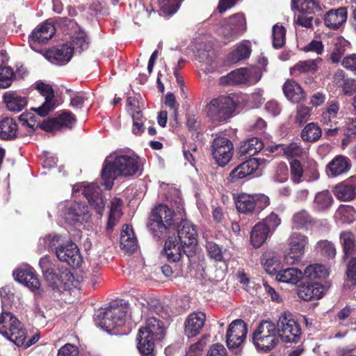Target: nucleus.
Masks as SVG:
<instances>
[{
    "label": "nucleus",
    "instance_id": "obj_1",
    "mask_svg": "<svg viewBox=\"0 0 356 356\" xmlns=\"http://www.w3.org/2000/svg\"><path fill=\"white\" fill-rule=\"evenodd\" d=\"M141 161L132 150H120L111 153L104 160L102 170V184L111 189L118 177H132L140 170Z\"/></svg>",
    "mask_w": 356,
    "mask_h": 356
},
{
    "label": "nucleus",
    "instance_id": "obj_2",
    "mask_svg": "<svg viewBox=\"0 0 356 356\" xmlns=\"http://www.w3.org/2000/svg\"><path fill=\"white\" fill-rule=\"evenodd\" d=\"M165 335L163 323L154 317L146 321L145 326L139 330L137 337L138 349L143 356L150 355L154 348V341L161 340Z\"/></svg>",
    "mask_w": 356,
    "mask_h": 356
},
{
    "label": "nucleus",
    "instance_id": "obj_3",
    "mask_svg": "<svg viewBox=\"0 0 356 356\" xmlns=\"http://www.w3.org/2000/svg\"><path fill=\"white\" fill-rule=\"evenodd\" d=\"M128 312L127 304L115 302L107 308L99 309L95 314V321L102 330L109 332L125 323Z\"/></svg>",
    "mask_w": 356,
    "mask_h": 356
},
{
    "label": "nucleus",
    "instance_id": "obj_4",
    "mask_svg": "<svg viewBox=\"0 0 356 356\" xmlns=\"http://www.w3.org/2000/svg\"><path fill=\"white\" fill-rule=\"evenodd\" d=\"M0 334L17 346H22L27 337L23 323L11 312L2 311L0 315Z\"/></svg>",
    "mask_w": 356,
    "mask_h": 356
},
{
    "label": "nucleus",
    "instance_id": "obj_5",
    "mask_svg": "<svg viewBox=\"0 0 356 356\" xmlns=\"http://www.w3.org/2000/svg\"><path fill=\"white\" fill-rule=\"evenodd\" d=\"M279 335L275 323L264 321L259 323L252 334V342L257 350H270L276 346Z\"/></svg>",
    "mask_w": 356,
    "mask_h": 356
},
{
    "label": "nucleus",
    "instance_id": "obj_6",
    "mask_svg": "<svg viewBox=\"0 0 356 356\" xmlns=\"http://www.w3.org/2000/svg\"><path fill=\"white\" fill-rule=\"evenodd\" d=\"M173 212L165 204H159L152 209L147 227L154 236L161 238L172 225Z\"/></svg>",
    "mask_w": 356,
    "mask_h": 356
},
{
    "label": "nucleus",
    "instance_id": "obj_7",
    "mask_svg": "<svg viewBox=\"0 0 356 356\" xmlns=\"http://www.w3.org/2000/svg\"><path fill=\"white\" fill-rule=\"evenodd\" d=\"M289 248L286 251L283 262L293 265L300 261L305 253V248L309 243L308 237L298 232H292L289 236Z\"/></svg>",
    "mask_w": 356,
    "mask_h": 356
},
{
    "label": "nucleus",
    "instance_id": "obj_8",
    "mask_svg": "<svg viewBox=\"0 0 356 356\" xmlns=\"http://www.w3.org/2000/svg\"><path fill=\"white\" fill-rule=\"evenodd\" d=\"M246 31V20L241 13L235 14L221 22L219 34L225 42L234 41Z\"/></svg>",
    "mask_w": 356,
    "mask_h": 356
},
{
    "label": "nucleus",
    "instance_id": "obj_9",
    "mask_svg": "<svg viewBox=\"0 0 356 356\" xmlns=\"http://www.w3.org/2000/svg\"><path fill=\"white\" fill-rule=\"evenodd\" d=\"M261 77L259 70L254 68H239L221 76L220 83L222 86L247 84L254 85Z\"/></svg>",
    "mask_w": 356,
    "mask_h": 356
},
{
    "label": "nucleus",
    "instance_id": "obj_10",
    "mask_svg": "<svg viewBox=\"0 0 356 356\" xmlns=\"http://www.w3.org/2000/svg\"><path fill=\"white\" fill-rule=\"evenodd\" d=\"M292 9L300 11L295 22L305 28H311L313 25V15L321 10L318 0H292Z\"/></svg>",
    "mask_w": 356,
    "mask_h": 356
},
{
    "label": "nucleus",
    "instance_id": "obj_11",
    "mask_svg": "<svg viewBox=\"0 0 356 356\" xmlns=\"http://www.w3.org/2000/svg\"><path fill=\"white\" fill-rule=\"evenodd\" d=\"M233 99L227 96H220L208 105V115L213 120L223 122L229 119L235 109Z\"/></svg>",
    "mask_w": 356,
    "mask_h": 356
},
{
    "label": "nucleus",
    "instance_id": "obj_12",
    "mask_svg": "<svg viewBox=\"0 0 356 356\" xmlns=\"http://www.w3.org/2000/svg\"><path fill=\"white\" fill-rule=\"evenodd\" d=\"M276 329L280 339L284 343L296 342L301 334L299 325L289 312L280 315Z\"/></svg>",
    "mask_w": 356,
    "mask_h": 356
},
{
    "label": "nucleus",
    "instance_id": "obj_13",
    "mask_svg": "<svg viewBox=\"0 0 356 356\" xmlns=\"http://www.w3.org/2000/svg\"><path fill=\"white\" fill-rule=\"evenodd\" d=\"M177 233L179 241L184 249V253L188 257L191 256L197 244V233L195 225L187 220H182Z\"/></svg>",
    "mask_w": 356,
    "mask_h": 356
},
{
    "label": "nucleus",
    "instance_id": "obj_14",
    "mask_svg": "<svg viewBox=\"0 0 356 356\" xmlns=\"http://www.w3.org/2000/svg\"><path fill=\"white\" fill-rule=\"evenodd\" d=\"M212 155L219 166L226 165L233 156V144L227 138L217 136L212 142Z\"/></svg>",
    "mask_w": 356,
    "mask_h": 356
},
{
    "label": "nucleus",
    "instance_id": "obj_15",
    "mask_svg": "<svg viewBox=\"0 0 356 356\" xmlns=\"http://www.w3.org/2000/svg\"><path fill=\"white\" fill-rule=\"evenodd\" d=\"M56 254L60 261L65 262L73 268L79 267L82 263V257L78 246L72 241L57 247Z\"/></svg>",
    "mask_w": 356,
    "mask_h": 356
},
{
    "label": "nucleus",
    "instance_id": "obj_16",
    "mask_svg": "<svg viewBox=\"0 0 356 356\" xmlns=\"http://www.w3.org/2000/svg\"><path fill=\"white\" fill-rule=\"evenodd\" d=\"M56 32L54 26L49 22H45L35 29L29 35V44L32 49L40 51V46L45 44Z\"/></svg>",
    "mask_w": 356,
    "mask_h": 356
},
{
    "label": "nucleus",
    "instance_id": "obj_17",
    "mask_svg": "<svg viewBox=\"0 0 356 356\" xmlns=\"http://www.w3.org/2000/svg\"><path fill=\"white\" fill-rule=\"evenodd\" d=\"M246 324L241 319L232 321L227 329L226 339L229 348H236L242 345L246 338Z\"/></svg>",
    "mask_w": 356,
    "mask_h": 356
},
{
    "label": "nucleus",
    "instance_id": "obj_18",
    "mask_svg": "<svg viewBox=\"0 0 356 356\" xmlns=\"http://www.w3.org/2000/svg\"><path fill=\"white\" fill-rule=\"evenodd\" d=\"M35 88L44 97L45 101L40 106L33 108V110L40 117H45L56 106L54 90L49 84L41 81L35 83Z\"/></svg>",
    "mask_w": 356,
    "mask_h": 356
},
{
    "label": "nucleus",
    "instance_id": "obj_19",
    "mask_svg": "<svg viewBox=\"0 0 356 356\" xmlns=\"http://www.w3.org/2000/svg\"><path fill=\"white\" fill-rule=\"evenodd\" d=\"M13 275L17 282L27 286L36 294L42 296L40 281L31 266L23 265L14 270Z\"/></svg>",
    "mask_w": 356,
    "mask_h": 356
},
{
    "label": "nucleus",
    "instance_id": "obj_20",
    "mask_svg": "<svg viewBox=\"0 0 356 356\" xmlns=\"http://www.w3.org/2000/svg\"><path fill=\"white\" fill-rule=\"evenodd\" d=\"M76 122L70 111H64L56 118H49L42 122L40 128L46 131H55L63 128L71 129Z\"/></svg>",
    "mask_w": 356,
    "mask_h": 356
},
{
    "label": "nucleus",
    "instance_id": "obj_21",
    "mask_svg": "<svg viewBox=\"0 0 356 356\" xmlns=\"http://www.w3.org/2000/svg\"><path fill=\"white\" fill-rule=\"evenodd\" d=\"M82 193L88 200L90 205L96 212L102 215L105 207V201L101 195L99 187L95 184H90L83 186Z\"/></svg>",
    "mask_w": 356,
    "mask_h": 356
},
{
    "label": "nucleus",
    "instance_id": "obj_22",
    "mask_svg": "<svg viewBox=\"0 0 356 356\" xmlns=\"http://www.w3.org/2000/svg\"><path fill=\"white\" fill-rule=\"evenodd\" d=\"M88 207L82 203L74 202L67 207L64 213V218L69 223H83L89 220Z\"/></svg>",
    "mask_w": 356,
    "mask_h": 356
},
{
    "label": "nucleus",
    "instance_id": "obj_23",
    "mask_svg": "<svg viewBox=\"0 0 356 356\" xmlns=\"http://www.w3.org/2000/svg\"><path fill=\"white\" fill-rule=\"evenodd\" d=\"M356 177H351L348 179L337 184L333 188L335 197L343 202L351 201L356 198Z\"/></svg>",
    "mask_w": 356,
    "mask_h": 356
},
{
    "label": "nucleus",
    "instance_id": "obj_24",
    "mask_svg": "<svg viewBox=\"0 0 356 356\" xmlns=\"http://www.w3.org/2000/svg\"><path fill=\"white\" fill-rule=\"evenodd\" d=\"M206 321V315L201 312L191 313L185 321V334L188 337L197 335L202 330Z\"/></svg>",
    "mask_w": 356,
    "mask_h": 356
},
{
    "label": "nucleus",
    "instance_id": "obj_25",
    "mask_svg": "<svg viewBox=\"0 0 356 356\" xmlns=\"http://www.w3.org/2000/svg\"><path fill=\"white\" fill-rule=\"evenodd\" d=\"M350 160L343 155H338L332 159L326 166V174L329 177H337L349 171Z\"/></svg>",
    "mask_w": 356,
    "mask_h": 356
},
{
    "label": "nucleus",
    "instance_id": "obj_26",
    "mask_svg": "<svg viewBox=\"0 0 356 356\" xmlns=\"http://www.w3.org/2000/svg\"><path fill=\"white\" fill-rule=\"evenodd\" d=\"M270 152H282L289 159L293 158H303L307 154V149L303 148L300 143L292 142L288 145L280 144L268 147Z\"/></svg>",
    "mask_w": 356,
    "mask_h": 356
},
{
    "label": "nucleus",
    "instance_id": "obj_27",
    "mask_svg": "<svg viewBox=\"0 0 356 356\" xmlns=\"http://www.w3.org/2000/svg\"><path fill=\"white\" fill-rule=\"evenodd\" d=\"M347 17V8L346 7H340L327 11L325 14L323 19L327 27L335 30L345 24Z\"/></svg>",
    "mask_w": 356,
    "mask_h": 356
},
{
    "label": "nucleus",
    "instance_id": "obj_28",
    "mask_svg": "<svg viewBox=\"0 0 356 356\" xmlns=\"http://www.w3.org/2000/svg\"><path fill=\"white\" fill-rule=\"evenodd\" d=\"M259 164V159L252 158L247 160L238 165L230 172V179L234 181L236 179H243L250 175L258 169Z\"/></svg>",
    "mask_w": 356,
    "mask_h": 356
},
{
    "label": "nucleus",
    "instance_id": "obj_29",
    "mask_svg": "<svg viewBox=\"0 0 356 356\" xmlns=\"http://www.w3.org/2000/svg\"><path fill=\"white\" fill-rule=\"evenodd\" d=\"M324 294L323 285L318 282L300 284L298 289V296L305 301L320 299Z\"/></svg>",
    "mask_w": 356,
    "mask_h": 356
},
{
    "label": "nucleus",
    "instance_id": "obj_30",
    "mask_svg": "<svg viewBox=\"0 0 356 356\" xmlns=\"http://www.w3.org/2000/svg\"><path fill=\"white\" fill-rule=\"evenodd\" d=\"M183 252L184 253V249L176 238L169 237L166 240L163 254L166 257L168 261H178Z\"/></svg>",
    "mask_w": 356,
    "mask_h": 356
},
{
    "label": "nucleus",
    "instance_id": "obj_31",
    "mask_svg": "<svg viewBox=\"0 0 356 356\" xmlns=\"http://www.w3.org/2000/svg\"><path fill=\"white\" fill-rule=\"evenodd\" d=\"M261 264L266 273L270 275L277 273L283 266L280 256L273 251H268L263 254Z\"/></svg>",
    "mask_w": 356,
    "mask_h": 356
},
{
    "label": "nucleus",
    "instance_id": "obj_32",
    "mask_svg": "<svg viewBox=\"0 0 356 356\" xmlns=\"http://www.w3.org/2000/svg\"><path fill=\"white\" fill-rule=\"evenodd\" d=\"M74 280L72 273L67 269L61 271L59 274L55 273V277L49 282V285L54 290L69 289Z\"/></svg>",
    "mask_w": 356,
    "mask_h": 356
},
{
    "label": "nucleus",
    "instance_id": "obj_33",
    "mask_svg": "<svg viewBox=\"0 0 356 356\" xmlns=\"http://www.w3.org/2000/svg\"><path fill=\"white\" fill-rule=\"evenodd\" d=\"M282 89L285 97L293 103H298L305 98L302 88L293 80H287Z\"/></svg>",
    "mask_w": 356,
    "mask_h": 356
},
{
    "label": "nucleus",
    "instance_id": "obj_34",
    "mask_svg": "<svg viewBox=\"0 0 356 356\" xmlns=\"http://www.w3.org/2000/svg\"><path fill=\"white\" fill-rule=\"evenodd\" d=\"M3 102L7 108L13 112L21 111L26 105L27 100L17 92H7L3 95Z\"/></svg>",
    "mask_w": 356,
    "mask_h": 356
},
{
    "label": "nucleus",
    "instance_id": "obj_35",
    "mask_svg": "<svg viewBox=\"0 0 356 356\" xmlns=\"http://www.w3.org/2000/svg\"><path fill=\"white\" fill-rule=\"evenodd\" d=\"M121 248L127 252H134L138 247V243L131 227L126 225L123 227L120 236Z\"/></svg>",
    "mask_w": 356,
    "mask_h": 356
},
{
    "label": "nucleus",
    "instance_id": "obj_36",
    "mask_svg": "<svg viewBox=\"0 0 356 356\" xmlns=\"http://www.w3.org/2000/svg\"><path fill=\"white\" fill-rule=\"evenodd\" d=\"M73 48L68 44L60 45L48 52L49 57L57 63L63 65L68 63L72 57Z\"/></svg>",
    "mask_w": 356,
    "mask_h": 356
},
{
    "label": "nucleus",
    "instance_id": "obj_37",
    "mask_svg": "<svg viewBox=\"0 0 356 356\" xmlns=\"http://www.w3.org/2000/svg\"><path fill=\"white\" fill-rule=\"evenodd\" d=\"M270 233L266 230L263 222L257 223L252 229L250 233V242L253 247L258 248L261 247Z\"/></svg>",
    "mask_w": 356,
    "mask_h": 356
},
{
    "label": "nucleus",
    "instance_id": "obj_38",
    "mask_svg": "<svg viewBox=\"0 0 356 356\" xmlns=\"http://www.w3.org/2000/svg\"><path fill=\"white\" fill-rule=\"evenodd\" d=\"M17 124L15 120L10 118H3L0 121V138L3 140H11L16 137Z\"/></svg>",
    "mask_w": 356,
    "mask_h": 356
},
{
    "label": "nucleus",
    "instance_id": "obj_39",
    "mask_svg": "<svg viewBox=\"0 0 356 356\" xmlns=\"http://www.w3.org/2000/svg\"><path fill=\"white\" fill-rule=\"evenodd\" d=\"M303 277V273L297 268H288L280 270L276 279L282 282L296 284Z\"/></svg>",
    "mask_w": 356,
    "mask_h": 356
},
{
    "label": "nucleus",
    "instance_id": "obj_40",
    "mask_svg": "<svg viewBox=\"0 0 356 356\" xmlns=\"http://www.w3.org/2000/svg\"><path fill=\"white\" fill-rule=\"evenodd\" d=\"M264 147L263 141L256 137L251 138L244 141L239 148L240 156H251L259 152Z\"/></svg>",
    "mask_w": 356,
    "mask_h": 356
},
{
    "label": "nucleus",
    "instance_id": "obj_41",
    "mask_svg": "<svg viewBox=\"0 0 356 356\" xmlns=\"http://www.w3.org/2000/svg\"><path fill=\"white\" fill-rule=\"evenodd\" d=\"M313 224V219L306 210L295 213L291 218L292 229H307Z\"/></svg>",
    "mask_w": 356,
    "mask_h": 356
},
{
    "label": "nucleus",
    "instance_id": "obj_42",
    "mask_svg": "<svg viewBox=\"0 0 356 356\" xmlns=\"http://www.w3.org/2000/svg\"><path fill=\"white\" fill-rule=\"evenodd\" d=\"M235 203L238 211L245 214L252 213L255 208L252 195L241 193L236 197Z\"/></svg>",
    "mask_w": 356,
    "mask_h": 356
},
{
    "label": "nucleus",
    "instance_id": "obj_43",
    "mask_svg": "<svg viewBox=\"0 0 356 356\" xmlns=\"http://www.w3.org/2000/svg\"><path fill=\"white\" fill-rule=\"evenodd\" d=\"M122 202L120 198L114 197L111 201L110 213L107 222V229H112L122 216Z\"/></svg>",
    "mask_w": 356,
    "mask_h": 356
},
{
    "label": "nucleus",
    "instance_id": "obj_44",
    "mask_svg": "<svg viewBox=\"0 0 356 356\" xmlns=\"http://www.w3.org/2000/svg\"><path fill=\"white\" fill-rule=\"evenodd\" d=\"M322 136L321 127L314 122L307 124L301 131V138L305 142L314 143Z\"/></svg>",
    "mask_w": 356,
    "mask_h": 356
},
{
    "label": "nucleus",
    "instance_id": "obj_45",
    "mask_svg": "<svg viewBox=\"0 0 356 356\" xmlns=\"http://www.w3.org/2000/svg\"><path fill=\"white\" fill-rule=\"evenodd\" d=\"M251 44L248 40L240 42L236 49L230 54L232 62L236 63L248 58L251 54Z\"/></svg>",
    "mask_w": 356,
    "mask_h": 356
},
{
    "label": "nucleus",
    "instance_id": "obj_46",
    "mask_svg": "<svg viewBox=\"0 0 356 356\" xmlns=\"http://www.w3.org/2000/svg\"><path fill=\"white\" fill-rule=\"evenodd\" d=\"M39 266L47 282L52 281L56 273L54 261L46 255L40 259Z\"/></svg>",
    "mask_w": 356,
    "mask_h": 356
},
{
    "label": "nucleus",
    "instance_id": "obj_47",
    "mask_svg": "<svg viewBox=\"0 0 356 356\" xmlns=\"http://www.w3.org/2000/svg\"><path fill=\"white\" fill-rule=\"evenodd\" d=\"M321 60V58H318L313 60L300 61L291 68V73L292 74L293 71H298L300 73L316 72L318 69V65Z\"/></svg>",
    "mask_w": 356,
    "mask_h": 356
},
{
    "label": "nucleus",
    "instance_id": "obj_48",
    "mask_svg": "<svg viewBox=\"0 0 356 356\" xmlns=\"http://www.w3.org/2000/svg\"><path fill=\"white\" fill-rule=\"evenodd\" d=\"M327 275V270L325 267L318 264L307 266L303 273V275L311 280L325 277Z\"/></svg>",
    "mask_w": 356,
    "mask_h": 356
},
{
    "label": "nucleus",
    "instance_id": "obj_49",
    "mask_svg": "<svg viewBox=\"0 0 356 356\" xmlns=\"http://www.w3.org/2000/svg\"><path fill=\"white\" fill-rule=\"evenodd\" d=\"M337 218L343 223L350 224L356 218V211L350 205H341L337 211Z\"/></svg>",
    "mask_w": 356,
    "mask_h": 356
},
{
    "label": "nucleus",
    "instance_id": "obj_50",
    "mask_svg": "<svg viewBox=\"0 0 356 356\" xmlns=\"http://www.w3.org/2000/svg\"><path fill=\"white\" fill-rule=\"evenodd\" d=\"M332 196L327 190L319 192L315 196L314 204L318 209H326L332 205Z\"/></svg>",
    "mask_w": 356,
    "mask_h": 356
},
{
    "label": "nucleus",
    "instance_id": "obj_51",
    "mask_svg": "<svg viewBox=\"0 0 356 356\" xmlns=\"http://www.w3.org/2000/svg\"><path fill=\"white\" fill-rule=\"evenodd\" d=\"M69 46L73 48L74 50L79 51V52L86 49L88 47V41L86 33L83 31H79L76 33L71 38Z\"/></svg>",
    "mask_w": 356,
    "mask_h": 356
},
{
    "label": "nucleus",
    "instance_id": "obj_52",
    "mask_svg": "<svg viewBox=\"0 0 356 356\" xmlns=\"http://www.w3.org/2000/svg\"><path fill=\"white\" fill-rule=\"evenodd\" d=\"M316 251L327 259H333L336 255V248L333 243L327 241L322 240L316 245Z\"/></svg>",
    "mask_w": 356,
    "mask_h": 356
},
{
    "label": "nucleus",
    "instance_id": "obj_53",
    "mask_svg": "<svg viewBox=\"0 0 356 356\" xmlns=\"http://www.w3.org/2000/svg\"><path fill=\"white\" fill-rule=\"evenodd\" d=\"M60 236L58 235H48L40 238L38 242L39 248L44 250H53L58 247L60 244Z\"/></svg>",
    "mask_w": 356,
    "mask_h": 356
},
{
    "label": "nucleus",
    "instance_id": "obj_54",
    "mask_svg": "<svg viewBox=\"0 0 356 356\" xmlns=\"http://www.w3.org/2000/svg\"><path fill=\"white\" fill-rule=\"evenodd\" d=\"M339 110L338 102H332L328 103L326 110L322 114L321 122L323 124L329 125L337 116Z\"/></svg>",
    "mask_w": 356,
    "mask_h": 356
},
{
    "label": "nucleus",
    "instance_id": "obj_55",
    "mask_svg": "<svg viewBox=\"0 0 356 356\" xmlns=\"http://www.w3.org/2000/svg\"><path fill=\"white\" fill-rule=\"evenodd\" d=\"M340 241L346 255L351 254L355 247V237L351 232H343L340 234Z\"/></svg>",
    "mask_w": 356,
    "mask_h": 356
},
{
    "label": "nucleus",
    "instance_id": "obj_56",
    "mask_svg": "<svg viewBox=\"0 0 356 356\" xmlns=\"http://www.w3.org/2000/svg\"><path fill=\"white\" fill-rule=\"evenodd\" d=\"M182 0H158L161 12L164 15H172L175 14L179 8Z\"/></svg>",
    "mask_w": 356,
    "mask_h": 356
},
{
    "label": "nucleus",
    "instance_id": "obj_57",
    "mask_svg": "<svg viewBox=\"0 0 356 356\" xmlns=\"http://www.w3.org/2000/svg\"><path fill=\"white\" fill-rule=\"evenodd\" d=\"M260 222H263L266 230L268 231L270 234H273L275 229L281 225L282 220L277 213L272 211Z\"/></svg>",
    "mask_w": 356,
    "mask_h": 356
},
{
    "label": "nucleus",
    "instance_id": "obj_58",
    "mask_svg": "<svg viewBox=\"0 0 356 356\" xmlns=\"http://www.w3.org/2000/svg\"><path fill=\"white\" fill-rule=\"evenodd\" d=\"M14 78L12 68L8 66H0V88H6L11 86Z\"/></svg>",
    "mask_w": 356,
    "mask_h": 356
},
{
    "label": "nucleus",
    "instance_id": "obj_59",
    "mask_svg": "<svg viewBox=\"0 0 356 356\" xmlns=\"http://www.w3.org/2000/svg\"><path fill=\"white\" fill-rule=\"evenodd\" d=\"M303 168L300 162L297 159H293L290 162V175L291 179L295 184H299L302 181L303 176Z\"/></svg>",
    "mask_w": 356,
    "mask_h": 356
},
{
    "label": "nucleus",
    "instance_id": "obj_60",
    "mask_svg": "<svg viewBox=\"0 0 356 356\" xmlns=\"http://www.w3.org/2000/svg\"><path fill=\"white\" fill-rule=\"evenodd\" d=\"M285 34L283 26L276 24L273 27V45L275 48H280L284 44Z\"/></svg>",
    "mask_w": 356,
    "mask_h": 356
},
{
    "label": "nucleus",
    "instance_id": "obj_61",
    "mask_svg": "<svg viewBox=\"0 0 356 356\" xmlns=\"http://www.w3.org/2000/svg\"><path fill=\"white\" fill-rule=\"evenodd\" d=\"M207 251L209 257L216 261H221L223 260L224 252L222 248H220L216 243L209 241L206 245Z\"/></svg>",
    "mask_w": 356,
    "mask_h": 356
},
{
    "label": "nucleus",
    "instance_id": "obj_62",
    "mask_svg": "<svg viewBox=\"0 0 356 356\" xmlns=\"http://www.w3.org/2000/svg\"><path fill=\"white\" fill-rule=\"evenodd\" d=\"M37 117L32 113L22 114L19 117V121L22 125L30 129L29 131L33 132L38 127H40L42 123L37 121Z\"/></svg>",
    "mask_w": 356,
    "mask_h": 356
},
{
    "label": "nucleus",
    "instance_id": "obj_63",
    "mask_svg": "<svg viewBox=\"0 0 356 356\" xmlns=\"http://www.w3.org/2000/svg\"><path fill=\"white\" fill-rule=\"evenodd\" d=\"M305 173L308 181H316L318 179L320 174L317 163L314 160L308 161Z\"/></svg>",
    "mask_w": 356,
    "mask_h": 356
},
{
    "label": "nucleus",
    "instance_id": "obj_64",
    "mask_svg": "<svg viewBox=\"0 0 356 356\" xmlns=\"http://www.w3.org/2000/svg\"><path fill=\"white\" fill-rule=\"evenodd\" d=\"M0 296L3 308L2 311H5V308L10 306L13 302L14 294L12 293L10 287L5 286L0 289Z\"/></svg>",
    "mask_w": 356,
    "mask_h": 356
}]
</instances>
